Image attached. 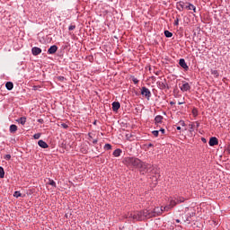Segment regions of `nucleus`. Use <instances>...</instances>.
<instances>
[{
    "label": "nucleus",
    "mask_w": 230,
    "mask_h": 230,
    "mask_svg": "<svg viewBox=\"0 0 230 230\" xmlns=\"http://www.w3.org/2000/svg\"><path fill=\"white\" fill-rule=\"evenodd\" d=\"M176 8L179 12H182L185 9V2L180 1L176 3Z\"/></svg>",
    "instance_id": "obj_11"
},
{
    "label": "nucleus",
    "mask_w": 230,
    "mask_h": 230,
    "mask_svg": "<svg viewBox=\"0 0 230 230\" xmlns=\"http://www.w3.org/2000/svg\"><path fill=\"white\" fill-rule=\"evenodd\" d=\"M33 137H34L35 139H40V133H36V134H34V135H33Z\"/></svg>",
    "instance_id": "obj_30"
},
{
    "label": "nucleus",
    "mask_w": 230,
    "mask_h": 230,
    "mask_svg": "<svg viewBox=\"0 0 230 230\" xmlns=\"http://www.w3.org/2000/svg\"><path fill=\"white\" fill-rule=\"evenodd\" d=\"M31 53L34 57H37V55H40L42 53V49L39 47H33L31 49Z\"/></svg>",
    "instance_id": "obj_8"
},
{
    "label": "nucleus",
    "mask_w": 230,
    "mask_h": 230,
    "mask_svg": "<svg viewBox=\"0 0 230 230\" xmlns=\"http://www.w3.org/2000/svg\"><path fill=\"white\" fill-rule=\"evenodd\" d=\"M188 216L191 218V217H195V212H191L190 214H188Z\"/></svg>",
    "instance_id": "obj_40"
},
{
    "label": "nucleus",
    "mask_w": 230,
    "mask_h": 230,
    "mask_svg": "<svg viewBox=\"0 0 230 230\" xmlns=\"http://www.w3.org/2000/svg\"><path fill=\"white\" fill-rule=\"evenodd\" d=\"M151 213L153 217H159V215H163V207H155L154 208H151Z\"/></svg>",
    "instance_id": "obj_4"
},
{
    "label": "nucleus",
    "mask_w": 230,
    "mask_h": 230,
    "mask_svg": "<svg viewBox=\"0 0 230 230\" xmlns=\"http://www.w3.org/2000/svg\"><path fill=\"white\" fill-rule=\"evenodd\" d=\"M185 222H187V224H191V216L187 215Z\"/></svg>",
    "instance_id": "obj_26"
},
{
    "label": "nucleus",
    "mask_w": 230,
    "mask_h": 230,
    "mask_svg": "<svg viewBox=\"0 0 230 230\" xmlns=\"http://www.w3.org/2000/svg\"><path fill=\"white\" fill-rule=\"evenodd\" d=\"M155 124H157V123H163V116L157 115V116L155 118Z\"/></svg>",
    "instance_id": "obj_19"
},
{
    "label": "nucleus",
    "mask_w": 230,
    "mask_h": 230,
    "mask_svg": "<svg viewBox=\"0 0 230 230\" xmlns=\"http://www.w3.org/2000/svg\"><path fill=\"white\" fill-rule=\"evenodd\" d=\"M152 217H154V215L152 214V208H146L142 211L137 212V214L133 217V218H136V220L138 221L146 220V218Z\"/></svg>",
    "instance_id": "obj_1"
},
{
    "label": "nucleus",
    "mask_w": 230,
    "mask_h": 230,
    "mask_svg": "<svg viewBox=\"0 0 230 230\" xmlns=\"http://www.w3.org/2000/svg\"><path fill=\"white\" fill-rule=\"evenodd\" d=\"M38 123H44V119H38Z\"/></svg>",
    "instance_id": "obj_43"
},
{
    "label": "nucleus",
    "mask_w": 230,
    "mask_h": 230,
    "mask_svg": "<svg viewBox=\"0 0 230 230\" xmlns=\"http://www.w3.org/2000/svg\"><path fill=\"white\" fill-rule=\"evenodd\" d=\"M170 104H171V105H175V102H171Z\"/></svg>",
    "instance_id": "obj_51"
},
{
    "label": "nucleus",
    "mask_w": 230,
    "mask_h": 230,
    "mask_svg": "<svg viewBox=\"0 0 230 230\" xmlns=\"http://www.w3.org/2000/svg\"><path fill=\"white\" fill-rule=\"evenodd\" d=\"M75 28H76L75 25H70V26L68 27V30H69V31H73V30H75Z\"/></svg>",
    "instance_id": "obj_32"
},
{
    "label": "nucleus",
    "mask_w": 230,
    "mask_h": 230,
    "mask_svg": "<svg viewBox=\"0 0 230 230\" xmlns=\"http://www.w3.org/2000/svg\"><path fill=\"white\" fill-rule=\"evenodd\" d=\"M180 89L181 91H182V93H186L190 91V89H191V86H190L189 83H185L180 87Z\"/></svg>",
    "instance_id": "obj_13"
},
{
    "label": "nucleus",
    "mask_w": 230,
    "mask_h": 230,
    "mask_svg": "<svg viewBox=\"0 0 230 230\" xmlns=\"http://www.w3.org/2000/svg\"><path fill=\"white\" fill-rule=\"evenodd\" d=\"M176 222H177V224H180V223H181V220L176 219Z\"/></svg>",
    "instance_id": "obj_50"
},
{
    "label": "nucleus",
    "mask_w": 230,
    "mask_h": 230,
    "mask_svg": "<svg viewBox=\"0 0 230 230\" xmlns=\"http://www.w3.org/2000/svg\"><path fill=\"white\" fill-rule=\"evenodd\" d=\"M158 132H161L162 134H164L165 130H164V128H160V130Z\"/></svg>",
    "instance_id": "obj_44"
},
{
    "label": "nucleus",
    "mask_w": 230,
    "mask_h": 230,
    "mask_svg": "<svg viewBox=\"0 0 230 230\" xmlns=\"http://www.w3.org/2000/svg\"><path fill=\"white\" fill-rule=\"evenodd\" d=\"M121 153H122L121 149L118 148L113 151V155L114 157H119V155H121Z\"/></svg>",
    "instance_id": "obj_18"
},
{
    "label": "nucleus",
    "mask_w": 230,
    "mask_h": 230,
    "mask_svg": "<svg viewBox=\"0 0 230 230\" xmlns=\"http://www.w3.org/2000/svg\"><path fill=\"white\" fill-rule=\"evenodd\" d=\"M179 64L181 67H182V69H184L185 71H188V69H190V66H188V64H186V60L184 58H181Z\"/></svg>",
    "instance_id": "obj_9"
},
{
    "label": "nucleus",
    "mask_w": 230,
    "mask_h": 230,
    "mask_svg": "<svg viewBox=\"0 0 230 230\" xmlns=\"http://www.w3.org/2000/svg\"><path fill=\"white\" fill-rule=\"evenodd\" d=\"M194 125H195V128H199V127H200V123L199 122H195Z\"/></svg>",
    "instance_id": "obj_39"
},
{
    "label": "nucleus",
    "mask_w": 230,
    "mask_h": 230,
    "mask_svg": "<svg viewBox=\"0 0 230 230\" xmlns=\"http://www.w3.org/2000/svg\"><path fill=\"white\" fill-rule=\"evenodd\" d=\"M182 103H184V102H178L179 105H182Z\"/></svg>",
    "instance_id": "obj_54"
},
{
    "label": "nucleus",
    "mask_w": 230,
    "mask_h": 230,
    "mask_svg": "<svg viewBox=\"0 0 230 230\" xmlns=\"http://www.w3.org/2000/svg\"><path fill=\"white\" fill-rule=\"evenodd\" d=\"M152 146H154V144H152V143H149V144L147 145V148H152Z\"/></svg>",
    "instance_id": "obj_42"
},
{
    "label": "nucleus",
    "mask_w": 230,
    "mask_h": 230,
    "mask_svg": "<svg viewBox=\"0 0 230 230\" xmlns=\"http://www.w3.org/2000/svg\"><path fill=\"white\" fill-rule=\"evenodd\" d=\"M211 75H214V76L218 77L219 74L217 70H211Z\"/></svg>",
    "instance_id": "obj_28"
},
{
    "label": "nucleus",
    "mask_w": 230,
    "mask_h": 230,
    "mask_svg": "<svg viewBox=\"0 0 230 230\" xmlns=\"http://www.w3.org/2000/svg\"><path fill=\"white\" fill-rule=\"evenodd\" d=\"M0 179H4V169L0 166Z\"/></svg>",
    "instance_id": "obj_24"
},
{
    "label": "nucleus",
    "mask_w": 230,
    "mask_h": 230,
    "mask_svg": "<svg viewBox=\"0 0 230 230\" xmlns=\"http://www.w3.org/2000/svg\"><path fill=\"white\" fill-rule=\"evenodd\" d=\"M112 111L113 112H117V111H119V108L121 107V104L119 103V102H112Z\"/></svg>",
    "instance_id": "obj_14"
},
{
    "label": "nucleus",
    "mask_w": 230,
    "mask_h": 230,
    "mask_svg": "<svg viewBox=\"0 0 230 230\" xmlns=\"http://www.w3.org/2000/svg\"><path fill=\"white\" fill-rule=\"evenodd\" d=\"M192 112H193V114H196L197 110H193Z\"/></svg>",
    "instance_id": "obj_52"
},
{
    "label": "nucleus",
    "mask_w": 230,
    "mask_h": 230,
    "mask_svg": "<svg viewBox=\"0 0 230 230\" xmlns=\"http://www.w3.org/2000/svg\"><path fill=\"white\" fill-rule=\"evenodd\" d=\"M141 94L142 96H145L146 98H147V100H150V97L152 96V93L146 86H143L141 88Z\"/></svg>",
    "instance_id": "obj_5"
},
{
    "label": "nucleus",
    "mask_w": 230,
    "mask_h": 230,
    "mask_svg": "<svg viewBox=\"0 0 230 230\" xmlns=\"http://www.w3.org/2000/svg\"><path fill=\"white\" fill-rule=\"evenodd\" d=\"M202 141H203L204 143H206V138H202Z\"/></svg>",
    "instance_id": "obj_53"
},
{
    "label": "nucleus",
    "mask_w": 230,
    "mask_h": 230,
    "mask_svg": "<svg viewBox=\"0 0 230 230\" xmlns=\"http://www.w3.org/2000/svg\"><path fill=\"white\" fill-rule=\"evenodd\" d=\"M132 82L136 84H139V80H137V78L136 77H132Z\"/></svg>",
    "instance_id": "obj_33"
},
{
    "label": "nucleus",
    "mask_w": 230,
    "mask_h": 230,
    "mask_svg": "<svg viewBox=\"0 0 230 230\" xmlns=\"http://www.w3.org/2000/svg\"><path fill=\"white\" fill-rule=\"evenodd\" d=\"M58 79L60 81V82H64V80H66V78L64 76H58Z\"/></svg>",
    "instance_id": "obj_38"
},
{
    "label": "nucleus",
    "mask_w": 230,
    "mask_h": 230,
    "mask_svg": "<svg viewBox=\"0 0 230 230\" xmlns=\"http://www.w3.org/2000/svg\"><path fill=\"white\" fill-rule=\"evenodd\" d=\"M123 163L126 166L131 168H139V166H141V160L136 157H126L124 158Z\"/></svg>",
    "instance_id": "obj_2"
},
{
    "label": "nucleus",
    "mask_w": 230,
    "mask_h": 230,
    "mask_svg": "<svg viewBox=\"0 0 230 230\" xmlns=\"http://www.w3.org/2000/svg\"><path fill=\"white\" fill-rule=\"evenodd\" d=\"M89 139H93V136H91V133L88 134Z\"/></svg>",
    "instance_id": "obj_46"
},
{
    "label": "nucleus",
    "mask_w": 230,
    "mask_h": 230,
    "mask_svg": "<svg viewBox=\"0 0 230 230\" xmlns=\"http://www.w3.org/2000/svg\"><path fill=\"white\" fill-rule=\"evenodd\" d=\"M140 170V173H148V172H152V164L140 162V165L138 166Z\"/></svg>",
    "instance_id": "obj_3"
},
{
    "label": "nucleus",
    "mask_w": 230,
    "mask_h": 230,
    "mask_svg": "<svg viewBox=\"0 0 230 230\" xmlns=\"http://www.w3.org/2000/svg\"><path fill=\"white\" fill-rule=\"evenodd\" d=\"M153 136H155V137H157L159 136V130H154L152 131Z\"/></svg>",
    "instance_id": "obj_29"
},
{
    "label": "nucleus",
    "mask_w": 230,
    "mask_h": 230,
    "mask_svg": "<svg viewBox=\"0 0 230 230\" xmlns=\"http://www.w3.org/2000/svg\"><path fill=\"white\" fill-rule=\"evenodd\" d=\"M49 186H52V188H57V182H55V181H53L52 179H49L48 183Z\"/></svg>",
    "instance_id": "obj_20"
},
{
    "label": "nucleus",
    "mask_w": 230,
    "mask_h": 230,
    "mask_svg": "<svg viewBox=\"0 0 230 230\" xmlns=\"http://www.w3.org/2000/svg\"><path fill=\"white\" fill-rule=\"evenodd\" d=\"M180 125H181V127H186V122H184V120H181V121H180Z\"/></svg>",
    "instance_id": "obj_37"
},
{
    "label": "nucleus",
    "mask_w": 230,
    "mask_h": 230,
    "mask_svg": "<svg viewBox=\"0 0 230 230\" xmlns=\"http://www.w3.org/2000/svg\"><path fill=\"white\" fill-rule=\"evenodd\" d=\"M158 87L159 89H168V84L166 83V80H164V82H159Z\"/></svg>",
    "instance_id": "obj_16"
},
{
    "label": "nucleus",
    "mask_w": 230,
    "mask_h": 230,
    "mask_svg": "<svg viewBox=\"0 0 230 230\" xmlns=\"http://www.w3.org/2000/svg\"><path fill=\"white\" fill-rule=\"evenodd\" d=\"M93 125H96V121L93 122Z\"/></svg>",
    "instance_id": "obj_55"
},
{
    "label": "nucleus",
    "mask_w": 230,
    "mask_h": 230,
    "mask_svg": "<svg viewBox=\"0 0 230 230\" xmlns=\"http://www.w3.org/2000/svg\"><path fill=\"white\" fill-rule=\"evenodd\" d=\"M226 152H228V154H230V145L227 146V147H226Z\"/></svg>",
    "instance_id": "obj_45"
},
{
    "label": "nucleus",
    "mask_w": 230,
    "mask_h": 230,
    "mask_svg": "<svg viewBox=\"0 0 230 230\" xmlns=\"http://www.w3.org/2000/svg\"><path fill=\"white\" fill-rule=\"evenodd\" d=\"M5 88L7 89V91H12V89H13V83L12 82H7L5 84Z\"/></svg>",
    "instance_id": "obj_17"
},
{
    "label": "nucleus",
    "mask_w": 230,
    "mask_h": 230,
    "mask_svg": "<svg viewBox=\"0 0 230 230\" xmlns=\"http://www.w3.org/2000/svg\"><path fill=\"white\" fill-rule=\"evenodd\" d=\"M177 130H181V126L176 127Z\"/></svg>",
    "instance_id": "obj_49"
},
{
    "label": "nucleus",
    "mask_w": 230,
    "mask_h": 230,
    "mask_svg": "<svg viewBox=\"0 0 230 230\" xmlns=\"http://www.w3.org/2000/svg\"><path fill=\"white\" fill-rule=\"evenodd\" d=\"M10 132H12V133L17 132V126L15 124H12L10 126Z\"/></svg>",
    "instance_id": "obj_23"
},
{
    "label": "nucleus",
    "mask_w": 230,
    "mask_h": 230,
    "mask_svg": "<svg viewBox=\"0 0 230 230\" xmlns=\"http://www.w3.org/2000/svg\"><path fill=\"white\" fill-rule=\"evenodd\" d=\"M17 121L21 123V125H26V117H22Z\"/></svg>",
    "instance_id": "obj_21"
},
{
    "label": "nucleus",
    "mask_w": 230,
    "mask_h": 230,
    "mask_svg": "<svg viewBox=\"0 0 230 230\" xmlns=\"http://www.w3.org/2000/svg\"><path fill=\"white\" fill-rule=\"evenodd\" d=\"M177 203H169L168 205H165L164 207H163V211L164 212H168L171 209H173V208H175Z\"/></svg>",
    "instance_id": "obj_6"
},
{
    "label": "nucleus",
    "mask_w": 230,
    "mask_h": 230,
    "mask_svg": "<svg viewBox=\"0 0 230 230\" xmlns=\"http://www.w3.org/2000/svg\"><path fill=\"white\" fill-rule=\"evenodd\" d=\"M185 10H192L194 13H197V7L188 2H185Z\"/></svg>",
    "instance_id": "obj_7"
},
{
    "label": "nucleus",
    "mask_w": 230,
    "mask_h": 230,
    "mask_svg": "<svg viewBox=\"0 0 230 230\" xmlns=\"http://www.w3.org/2000/svg\"><path fill=\"white\" fill-rule=\"evenodd\" d=\"M13 197H16V199L21 197V192L15 191L14 194H13Z\"/></svg>",
    "instance_id": "obj_34"
},
{
    "label": "nucleus",
    "mask_w": 230,
    "mask_h": 230,
    "mask_svg": "<svg viewBox=\"0 0 230 230\" xmlns=\"http://www.w3.org/2000/svg\"><path fill=\"white\" fill-rule=\"evenodd\" d=\"M169 201L175 202V199H173V198H171V199H169Z\"/></svg>",
    "instance_id": "obj_47"
},
{
    "label": "nucleus",
    "mask_w": 230,
    "mask_h": 230,
    "mask_svg": "<svg viewBox=\"0 0 230 230\" xmlns=\"http://www.w3.org/2000/svg\"><path fill=\"white\" fill-rule=\"evenodd\" d=\"M174 26H179V18H176L174 21Z\"/></svg>",
    "instance_id": "obj_36"
},
{
    "label": "nucleus",
    "mask_w": 230,
    "mask_h": 230,
    "mask_svg": "<svg viewBox=\"0 0 230 230\" xmlns=\"http://www.w3.org/2000/svg\"><path fill=\"white\" fill-rule=\"evenodd\" d=\"M208 145L209 146H217V145H218V138L216 137H210Z\"/></svg>",
    "instance_id": "obj_10"
},
{
    "label": "nucleus",
    "mask_w": 230,
    "mask_h": 230,
    "mask_svg": "<svg viewBox=\"0 0 230 230\" xmlns=\"http://www.w3.org/2000/svg\"><path fill=\"white\" fill-rule=\"evenodd\" d=\"M98 143V138L93 140V144L96 145Z\"/></svg>",
    "instance_id": "obj_41"
},
{
    "label": "nucleus",
    "mask_w": 230,
    "mask_h": 230,
    "mask_svg": "<svg viewBox=\"0 0 230 230\" xmlns=\"http://www.w3.org/2000/svg\"><path fill=\"white\" fill-rule=\"evenodd\" d=\"M38 145L40 148H49V146L44 140H39Z\"/></svg>",
    "instance_id": "obj_15"
},
{
    "label": "nucleus",
    "mask_w": 230,
    "mask_h": 230,
    "mask_svg": "<svg viewBox=\"0 0 230 230\" xmlns=\"http://www.w3.org/2000/svg\"><path fill=\"white\" fill-rule=\"evenodd\" d=\"M190 132H195V123L189 125Z\"/></svg>",
    "instance_id": "obj_25"
},
{
    "label": "nucleus",
    "mask_w": 230,
    "mask_h": 230,
    "mask_svg": "<svg viewBox=\"0 0 230 230\" xmlns=\"http://www.w3.org/2000/svg\"><path fill=\"white\" fill-rule=\"evenodd\" d=\"M164 35L167 39L173 37V33H172L170 31H164Z\"/></svg>",
    "instance_id": "obj_22"
},
{
    "label": "nucleus",
    "mask_w": 230,
    "mask_h": 230,
    "mask_svg": "<svg viewBox=\"0 0 230 230\" xmlns=\"http://www.w3.org/2000/svg\"><path fill=\"white\" fill-rule=\"evenodd\" d=\"M4 159H5L6 161H10V159H12V155H5Z\"/></svg>",
    "instance_id": "obj_31"
},
{
    "label": "nucleus",
    "mask_w": 230,
    "mask_h": 230,
    "mask_svg": "<svg viewBox=\"0 0 230 230\" xmlns=\"http://www.w3.org/2000/svg\"><path fill=\"white\" fill-rule=\"evenodd\" d=\"M61 127L63 128H69V126L67 124H66V123H61Z\"/></svg>",
    "instance_id": "obj_35"
},
{
    "label": "nucleus",
    "mask_w": 230,
    "mask_h": 230,
    "mask_svg": "<svg viewBox=\"0 0 230 230\" xmlns=\"http://www.w3.org/2000/svg\"><path fill=\"white\" fill-rule=\"evenodd\" d=\"M177 202H184V199H178Z\"/></svg>",
    "instance_id": "obj_48"
},
{
    "label": "nucleus",
    "mask_w": 230,
    "mask_h": 230,
    "mask_svg": "<svg viewBox=\"0 0 230 230\" xmlns=\"http://www.w3.org/2000/svg\"><path fill=\"white\" fill-rule=\"evenodd\" d=\"M111 149H112V146L111 144H105L104 150H111Z\"/></svg>",
    "instance_id": "obj_27"
},
{
    "label": "nucleus",
    "mask_w": 230,
    "mask_h": 230,
    "mask_svg": "<svg viewBox=\"0 0 230 230\" xmlns=\"http://www.w3.org/2000/svg\"><path fill=\"white\" fill-rule=\"evenodd\" d=\"M58 49V47L57 45H52L49 49L48 53L49 55H55Z\"/></svg>",
    "instance_id": "obj_12"
}]
</instances>
